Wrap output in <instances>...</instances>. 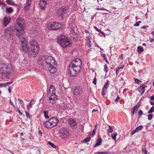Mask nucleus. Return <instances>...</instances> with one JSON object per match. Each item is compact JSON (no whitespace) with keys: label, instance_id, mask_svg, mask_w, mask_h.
Listing matches in <instances>:
<instances>
[{"label":"nucleus","instance_id":"obj_18","mask_svg":"<svg viewBox=\"0 0 154 154\" xmlns=\"http://www.w3.org/2000/svg\"><path fill=\"white\" fill-rule=\"evenodd\" d=\"M47 2L45 0H41L39 4V5L41 9H45L47 5Z\"/></svg>","mask_w":154,"mask_h":154},{"label":"nucleus","instance_id":"obj_40","mask_svg":"<svg viewBox=\"0 0 154 154\" xmlns=\"http://www.w3.org/2000/svg\"><path fill=\"white\" fill-rule=\"evenodd\" d=\"M143 128V126L142 125H139L137 126L136 128V129L138 131L141 130Z\"/></svg>","mask_w":154,"mask_h":154},{"label":"nucleus","instance_id":"obj_5","mask_svg":"<svg viewBox=\"0 0 154 154\" xmlns=\"http://www.w3.org/2000/svg\"><path fill=\"white\" fill-rule=\"evenodd\" d=\"M57 42L61 47L64 48L70 47L72 45L71 42L64 35H62L58 37Z\"/></svg>","mask_w":154,"mask_h":154},{"label":"nucleus","instance_id":"obj_58","mask_svg":"<svg viewBox=\"0 0 154 154\" xmlns=\"http://www.w3.org/2000/svg\"><path fill=\"white\" fill-rule=\"evenodd\" d=\"M105 90H106L102 88V94L103 96H104L105 94V93L104 91Z\"/></svg>","mask_w":154,"mask_h":154},{"label":"nucleus","instance_id":"obj_39","mask_svg":"<svg viewBox=\"0 0 154 154\" xmlns=\"http://www.w3.org/2000/svg\"><path fill=\"white\" fill-rule=\"evenodd\" d=\"M18 100L20 101V104L21 106H24V103L23 100H20L19 98H18Z\"/></svg>","mask_w":154,"mask_h":154},{"label":"nucleus","instance_id":"obj_24","mask_svg":"<svg viewBox=\"0 0 154 154\" xmlns=\"http://www.w3.org/2000/svg\"><path fill=\"white\" fill-rule=\"evenodd\" d=\"M6 2L9 5L13 6H18V4L14 3L13 0H6Z\"/></svg>","mask_w":154,"mask_h":154},{"label":"nucleus","instance_id":"obj_20","mask_svg":"<svg viewBox=\"0 0 154 154\" xmlns=\"http://www.w3.org/2000/svg\"><path fill=\"white\" fill-rule=\"evenodd\" d=\"M51 122L50 121V119L44 122V126L47 128H53L52 127Z\"/></svg>","mask_w":154,"mask_h":154},{"label":"nucleus","instance_id":"obj_35","mask_svg":"<svg viewBox=\"0 0 154 154\" xmlns=\"http://www.w3.org/2000/svg\"><path fill=\"white\" fill-rule=\"evenodd\" d=\"M91 139L90 137H87L85 138L83 141L82 143H87L89 142Z\"/></svg>","mask_w":154,"mask_h":154},{"label":"nucleus","instance_id":"obj_53","mask_svg":"<svg viewBox=\"0 0 154 154\" xmlns=\"http://www.w3.org/2000/svg\"><path fill=\"white\" fill-rule=\"evenodd\" d=\"M13 82V81H11V82H6V83H4V85H5V86L6 85H10V84H12Z\"/></svg>","mask_w":154,"mask_h":154},{"label":"nucleus","instance_id":"obj_57","mask_svg":"<svg viewBox=\"0 0 154 154\" xmlns=\"http://www.w3.org/2000/svg\"><path fill=\"white\" fill-rule=\"evenodd\" d=\"M96 82H97V79H96V78H95L93 80V83L95 85H96Z\"/></svg>","mask_w":154,"mask_h":154},{"label":"nucleus","instance_id":"obj_8","mask_svg":"<svg viewBox=\"0 0 154 154\" xmlns=\"http://www.w3.org/2000/svg\"><path fill=\"white\" fill-rule=\"evenodd\" d=\"M11 69L7 65H3L0 69V72L3 76H6V78L8 79L11 73Z\"/></svg>","mask_w":154,"mask_h":154},{"label":"nucleus","instance_id":"obj_17","mask_svg":"<svg viewBox=\"0 0 154 154\" xmlns=\"http://www.w3.org/2000/svg\"><path fill=\"white\" fill-rule=\"evenodd\" d=\"M32 0H26L25 5L24 6V9L26 11H27L31 5Z\"/></svg>","mask_w":154,"mask_h":154},{"label":"nucleus","instance_id":"obj_33","mask_svg":"<svg viewBox=\"0 0 154 154\" xmlns=\"http://www.w3.org/2000/svg\"><path fill=\"white\" fill-rule=\"evenodd\" d=\"M137 51L138 53H140L143 51V47L141 46H138L137 47Z\"/></svg>","mask_w":154,"mask_h":154},{"label":"nucleus","instance_id":"obj_31","mask_svg":"<svg viewBox=\"0 0 154 154\" xmlns=\"http://www.w3.org/2000/svg\"><path fill=\"white\" fill-rule=\"evenodd\" d=\"M109 85V81L108 80H106V82L104 85L103 88L105 89L106 90L108 88Z\"/></svg>","mask_w":154,"mask_h":154},{"label":"nucleus","instance_id":"obj_36","mask_svg":"<svg viewBox=\"0 0 154 154\" xmlns=\"http://www.w3.org/2000/svg\"><path fill=\"white\" fill-rule=\"evenodd\" d=\"M94 154H109V153L108 152L101 151L95 152Z\"/></svg>","mask_w":154,"mask_h":154},{"label":"nucleus","instance_id":"obj_32","mask_svg":"<svg viewBox=\"0 0 154 154\" xmlns=\"http://www.w3.org/2000/svg\"><path fill=\"white\" fill-rule=\"evenodd\" d=\"M48 113V111L47 110H45L44 112V117L46 119H48L49 118Z\"/></svg>","mask_w":154,"mask_h":154},{"label":"nucleus","instance_id":"obj_9","mask_svg":"<svg viewBox=\"0 0 154 154\" xmlns=\"http://www.w3.org/2000/svg\"><path fill=\"white\" fill-rule=\"evenodd\" d=\"M68 9L69 8L68 7L63 6L59 8L57 13L58 16L63 19L64 14H68Z\"/></svg>","mask_w":154,"mask_h":154},{"label":"nucleus","instance_id":"obj_16","mask_svg":"<svg viewBox=\"0 0 154 154\" xmlns=\"http://www.w3.org/2000/svg\"><path fill=\"white\" fill-rule=\"evenodd\" d=\"M11 21L10 17L9 16H6L4 18L3 24L5 26L9 24Z\"/></svg>","mask_w":154,"mask_h":154},{"label":"nucleus","instance_id":"obj_46","mask_svg":"<svg viewBox=\"0 0 154 154\" xmlns=\"http://www.w3.org/2000/svg\"><path fill=\"white\" fill-rule=\"evenodd\" d=\"M140 102H138L137 104L134 106L136 108H137V109H138V108H139V107L140 106Z\"/></svg>","mask_w":154,"mask_h":154},{"label":"nucleus","instance_id":"obj_55","mask_svg":"<svg viewBox=\"0 0 154 154\" xmlns=\"http://www.w3.org/2000/svg\"><path fill=\"white\" fill-rule=\"evenodd\" d=\"M138 113L140 116H141L143 115V112L142 110H139Z\"/></svg>","mask_w":154,"mask_h":154},{"label":"nucleus","instance_id":"obj_14","mask_svg":"<svg viewBox=\"0 0 154 154\" xmlns=\"http://www.w3.org/2000/svg\"><path fill=\"white\" fill-rule=\"evenodd\" d=\"M71 68H72V69H74V70L77 72L79 73V72L81 70V67L80 66V63L79 65L77 64L76 65H70Z\"/></svg>","mask_w":154,"mask_h":154},{"label":"nucleus","instance_id":"obj_13","mask_svg":"<svg viewBox=\"0 0 154 154\" xmlns=\"http://www.w3.org/2000/svg\"><path fill=\"white\" fill-rule=\"evenodd\" d=\"M55 94V88L53 85L50 86L49 90L47 91V94L49 95L50 94Z\"/></svg>","mask_w":154,"mask_h":154},{"label":"nucleus","instance_id":"obj_6","mask_svg":"<svg viewBox=\"0 0 154 154\" xmlns=\"http://www.w3.org/2000/svg\"><path fill=\"white\" fill-rule=\"evenodd\" d=\"M47 27L49 30H54L62 29L61 23L56 21H52L49 23L47 25Z\"/></svg>","mask_w":154,"mask_h":154},{"label":"nucleus","instance_id":"obj_1","mask_svg":"<svg viewBox=\"0 0 154 154\" xmlns=\"http://www.w3.org/2000/svg\"><path fill=\"white\" fill-rule=\"evenodd\" d=\"M16 23L15 26L16 31V36L19 38V41L22 43V49L24 51L27 50L26 48L27 40L24 37L25 33L24 30L25 24L23 19L19 17L16 20Z\"/></svg>","mask_w":154,"mask_h":154},{"label":"nucleus","instance_id":"obj_29","mask_svg":"<svg viewBox=\"0 0 154 154\" xmlns=\"http://www.w3.org/2000/svg\"><path fill=\"white\" fill-rule=\"evenodd\" d=\"M13 11V10L11 7H7L6 9V12L7 13L10 14Z\"/></svg>","mask_w":154,"mask_h":154},{"label":"nucleus","instance_id":"obj_42","mask_svg":"<svg viewBox=\"0 0 154 154\" xmlns=\"http://www.w3.org/2000/svg\"><path fill=\"white\" fill-rule=\"evenodd\" d=\"M25 113L26 114V117L27 118L30 119L31 116H30V114H29V112L26 111H25Z\"/></svg>","mask_w":154,"mask_h":154},{"label":"nucleus","instance_id":"obj_59","mask_svg":"<svg viewBox=\"0 0 154 154\" xmlns=\"http://www.w3.org/2000/svg\"><path fill=\"white\" fill-rule=\"evenodd\" d=\"M66 108V106L64 105L62 106L61 109L63 110H65Z\"/></svg>","mask_w":154,"mask_h":154},{"label":"nucleus","instance_id":"obj_43","mask_svg":"<svg viewBox=\"0 0 154 154\" xmlns=\"http://www.w3.org/2000/svg\"><path fill=\"white\" fill-rule=\"evenodd\" d=\"M104 71L106 72V73L108 72L107 66V65L105 64L104 65Z\"/></svg>","mask_w":154,"mask_h":154},{"label":"nucleus","instance_id":"obj_11","mask_svg":"<svg viewBox=\"0 0 154 154\" xmlns=\"http://www.w3.org/2000/svg\"><path fill=\"white\" fill-rule=\"evenodd\" d=\"M72 89L73 91V94H75L77 96L82 93V89L80 86H77L73 87L72 88Z\"/></svg>","mask_w":154,"mask_h":154},{"label":"nucleus","instance_id":"obj_44","mask_svg":"<svg viewBox=\"0 0 154 154\" xmlns=\"http://www.w3.org/2000/svg\"><path fill=\"white\" fill-rule=\"evenodd\" d=\"M153 117L152 114H149L148 115V119L149 120H151Z\"/></svg>","mask_w":154,"mask_h":154},{"label":"nucleus","instance_id":"obj_50","mask_svg":"<svg viewBox=\"0 0 154 154\" xmlns=\"http://www.w3.org/2000/svg\"><path fill=\"white\" fill-rule=\"evenodd\" d=\"M141 23V21H139L138 22H136L135 24L134 25V26H138L139 25L140 23Z\"/></svg>","mask_w":154,"mask_h":154},{"label":"nucleus","instance_id":"obj_48","mask_svg":"<svg viewBox=\"0 0 154 154\" xmlns=\"http://www.w3.org/2000/svg\"><path fill=\"white\" fill-rule=\"evenodd\" d=\"M134 81L135 82L138 84H139L140 82H141V81L139 79L136 78L134 79Z\"/></svg>","mask_w":154,"mask_h":154},{"label":"nucleus","instance_id":"obj_45","mask_svg":"<svg viewBox=\"0 0 154 154\" xmlns=\"http://www.w3.org/2000/svg\"><path fill=\"white\" fill-rule=\"evenodd\" d=\"M16 109H15L16 111H17L20 115H22L23 114V113L21 112L20 109L18 108L17 107H16Z\"/></svg>","mask_w":154,"mask_h":154},{"label":"nucleus","instance_id":"obj_61","mask_svg":"<svg viewBox=\"0 0 154 154\" xmlns=\"http://www.w3.org/2000/svg\"><path fill=\"white\" fill-rule=\"evenodd\" d=\"M3 5V6L4 7H5L6 6V4H5V3H3V2H0V5Z\"/></svg>","mask_w":154,"mask_h":154},{"label":"nucleus","instance_id":"obj_4","mask_svg":"<svg viewBox=\"0 0 154 154\" xmlns=\"http://www.w3.org/2000/svg\"><path fill=\"white\" fill-rule=\"evenodd\" d=\"M57 42L61 47L64 48L70 47L72 45L71 42L64 35H62L58 37Z\"/></svg>","mask_w":154,"mask_h":154},{"label":"nucleus","instance_id":"obj_54","mask_svg":"<svg viewBox=\"0 0 154 154\" xmlns=\"http://www.w3.org/2000/svg\"><path fill=\"white\" fill-rule=\"evenodd\" d=\"M120 97L119 95H118L116 98L115 100V101L117 103L118 102V101L120 99Z\"/></svg>","mask_w":154,"mask_h":154},{"label":"nucleus","instance_id":"obj_15","mask_svg":"<svg viewBox=\"0 0 154 154\" xmlns=\"http://www.w3.org/2000/svg\"><path fill=\"white\" fill-rule=\"evenodd\" d=\"M57 97L55 94H51L50 97L49 98V100L50 103L52 104L54 103L55 101L57 99Z\"/></svg>","mask_w":154,"mask_h":154},{"label":"nucleus","instance_id":"obj_2","mask_svg":"<svg viewBox=\"0 0 154 154\" xmlns=\"http://www.w3.org/2000/svg\"><path fill=\"white\" fill-rule=\"evenodd\" d=\"M27 41L26 43V48L27 49L26 51H24L22 49V43H21V47L20 48V50L23 53H29L30 56L33 57H35L38 53L40 50V48L39 44L34 40H32L29 42V43L30 47L29 48L27 44Z\"/></svg>","mask_w":154,"mask_h":154},{"label":"nucleus","instance_id":"obj_38","mask_svg":"<svg viewBox=\"0 0 154 154\" xmlns=\"http://www.w3.org/2000/svg\"><path fill=\"white\" fill-rule=\"evenodd\" d=\"M117 135V133H115L114 134H112L111 135V137L113 140H116V137Z\"/></svg>","mask_w":154,"mask_h":154},{"label":"nucleus","instance_id":"obj_26","mask_svg":"<svg viewBox=\"0 0 154 154\" xmlns=\"http://www.w3.org/2000/svg\"><path fill=\"white\" fill-rule=\"evenodd\" d=\"M87 38V42L86 43V44L91 49V42L90 41V40L91 39V37L90 36H88L86 37Z\"/></svg>","mask_w":154,"mask_h":154},{"label":"nucleus","instance_id":"obj_60","mask_svg":"<svg viewBox=\"0 0 154 154\" xmlns=\"http://www.w3.org/2000/svg\"><path fill=\"white\" fill-rule=\"evenodd\" d=\"M10 104L12 105V106H13V107L15 108V106L14 105L13 102H12V101H11V100H10Z\"/></svg>","mask_w":154,"mask_h":154},{"label":"nucleus","instance_id":"obj_37","mask_svg":"<svg viewBox=\"0 0 154 154\" xmlns=\"http://www.w3.org/2000/svg\"><path fill=\"white\" fill-rule=\"evenodd\" d=\"M154 112V106H152L148 112V113L151 114L152 113Z\"/></svg>","mask_w":154,"mask_h":154},{"label":"nucleus","instance_id":"obj_25","mask_svg":"<svg viewBox=\"0 0 154 154\" xmlns=\"http://www.w3.org/2000/svg\"><path fill=\"white\" fill-rule=\"evenodd\" d=\"M74 29V27H72L70 30V34L71 36H76L77 35Z\"/></svg>","mask_w":154,"mask_h":154},{"label":"nucleus","instance_id":"obj_47","mask_svg":"<svg viewBox=\"0 0 154 154\" xmlns=\"http://www.w3.org/2000/svg\"><path fill=\"white\" fill-rule=\"evenodd\" d=\"M142 152L144 153L145 154H147V152L146 148H143L142 149Z\"/></svg>","mask_w":154,"mask_h":154},{"label":"nucleus","instance_id":"obj_7","mask_svg":"<svg viewBox=\"0 0 154 154\" xmlns=\"http://www.w3.org/2000/svg\"><path fill=\"white\" fill-rule=\"evenodd\" d=\"M16 34L15 27L14 28L12 26H10L7 28L5 30L4 34L5 36L7 38H11L14 33Z\"/></svg>","mask_w":154,"mask_h":154},{"label":"nucleus","instance_id":"obj_27","mask_svg":"<svg viewBox=\"0 0 154 154\" xmlns=\"http://www.w3.org/2000/svg\"><path fill=\"white\" fill-rule=\"evenodd\" d=\"M102 142V139L101 138H98L97 141L96 143L94 146V147H96L101 145Z\"/></svg>","mask_w":154,"mask_h":154},{"label":"nucleus","instance_id":"obj_51","mask_svg":"<svg viewBox=\"0 0 154 154\" xmlns=\"http://www.w3.org/2000/svg\"><path fill=\"white\" fill-rule=\"evenodd\" d=\"M120 69V67H118L116 68V75L118 74V73H119Z\"/></svg>","mask_w":154,"mask_h":154},{"label":"nucleus","instance_id":"obj_21","mask_svg":"<svg viewBox=\"0 0 154 154\" xmlns=\"http://www.w3.org/2000/svg\"><path fill=\"white\" fill-rule=\"evenodd\" d=\"M147 86L144 85H142L139 86L137 88L138 91L141 93V94H143L145 91V89Z\"/></svg>","mask_w":154,"mask_h":154},{"label":"nucleus","instance_id":"obj_30","mask_svg":"<svg viewBox=\"0 0 154 154\" xmlns=\"http://www.w3.org/2000/svg\"><path fill=\"white\" fill-rule=\"evenodd\" d=\"M131 112L132 114L131 116L132 117L134 115V113L137 112L138 109H137V108H136L134 106L131 108Z\"/></svg>","mask_w":154,"mask_h":154},{"label":"nucleus","instance_id":"obj_62","mask_svg":"<svg viewBox=\"0 0 154 154\" xmlns=\"http://www.w3.org/2000/svg\"><path fill=\"white\" fill-rule=\"evenodd\" d=\"M38 133H39V135L41 137L42 136V132L41 130H39L38 131Z\"/></svg>","mask_w":154,"mask_h":154},{"label":"nucleus","instance_id":"obj_22","mask_svg":"<svg viewBox=\"0 0 154 154\" xmlns=\"http://www.w3.org/2000/svg\"><path fill=\"white\" fill-rule=\"evenodd\" d=\"M69 72L70 75L72 77L76 76L77 74L79 73L75 71L74 69H72V68L71 67L70 68Z\"/></svg>","mask_w":154,"mask_h":154},{"label":"nucleus","instance_id":"obj_28","mask_svg":"<svg viewBox=\"0 0 154 154\" xmlns=\"http://www.w3.org/2000/svg\"><path fill=\"white\" fill-rule=\"evenodd\" d=\"M35 103V101L33 100H31L30 102L28 105H27V108L28 109L32 107V105L33 104Z\"/></svg>","mask_w":154,"mask_h":154},{"label":"nucleus","instance_id":"obj_63","mask_svg":"<svg viewBox=\"0 0 154 154\" xmlns=\"http://www.w3.org/2000/svg\"><path fill=\"white\" fill-rule=\"evenodd\" d=\"M94 28L97 31L99 32L100 30V29H98L96 26H94Z\"/></svg>","mask_w":154,"mask_h":154},{"label":"nucleus","instance_id":"obj_49","mask_svg":"<svg viewBox=\"0 0 154 154\" xmlns=\"http://www.w3.org/2000/svg\"><path fill=\"white\" fill-rule=\"evenodd\" d=\"M96 132V129H94L93 130V131H92V133L91 134V137H93L94 136Z\"/></svg>","mask_w":154,"mask_h":154},{"label":"nucleus","instance_id":"obj_10","mask_svg":"<svg viewBox=\"0 0 154 154\" xmlns=\"http://www.w3.org/2000/svg\"><path fill=\"white\" fill-rule=\"evenodd\" d=\"M60 137L61 138L65 139L69 135V130L66 128H61L60 131Z\"/></svg>","mask_w":154,"mask_h":154},{"label":"nucleus","instance_id":"obj_19","mask_svg":"<svg viewBox=\"0 0 154 154\" xmlns=\"http://www.w3.org/2000/svg\"><path fill=\"white\" fill-rule=\"evenodd\" d=\"M80 63V66H81L82 65L81 60L80 59L78 58L75 59L73 60V61L70 64V65H79Z\"/></svg>","mask_w":154,"mask_h":154},{"label":"nucleus","instance_id":"obj_12","mask_svg":"<svg viewBox=\"0 0 154 154\" xmlns=\"http://www.w3.org/2000/svg\"><path fill=\"white\" fill-rule=\"evenodd\" d=\"M50 119L52 124V127H54L57 125L59 122V120L56 117H53Z\"/></svg>","mask_w":154,"mask_h":154},{"label":"nucleus","instance_id":"obj_41","mask_svg":"<svg viewBox=\"0 0 154 154\" xmlns=\"http://www.w3.org/2000/svg\"><path fill=\"white\" fill-rule=\"evenodd\" d=\"M108 126L109 127V128L107 130V131L110 133H112L113 131L112 127L109 125H108Z\"/></svg>","mask_w":154,"mask_h":154},{"label":"nucleus","instance_id":"obj_56","mask_svg":"<svg viewBox=\"0 0 154 154\" xmlns=\"http://www.w3.org/2000/svg\"><path fill=\"white\" fill-rule=\"evenodd\" d=\"M101 56L104 59L107 58L106 54H102Z\"/></svg>","mask_w":154,"mask_h":154},{"label":"nucleus","instance_id":"obj_3","mask_svg":"<svg viewBox=\"0 0 154 154\" xmlns=\"http://www.w3.org/2000/svg\"><path fill=\"white\" fill-rule=\"evenodd\" d=\"M45 61L46 63L47 66L49 69V71L51 73H54L56 72L54 65L56 64V62L55 59L52 57L49 56L45 57Z\"/></svg>","mask_w":154,"mask_h":154},{"label":"nucleus","instance_id":"obj_52","mask_svg":"<svg viewBox=\"0 0 154 154\" xmlns=\"http://www.w3.org/2000/svg\"><path fill=\"white\" fill-rule=\"evenodd\" d=\"M137 131V130L136 129H136H134V130L131 133V134L132 135H134L135 133H136Z\"/></svg>","mask_w":154,"mask_h":154},{"label":"nucleus","instance_id":"obj_34","mask_svg":"<svg viewBox=\"0 0 154 154\" xmlns=\"http://www.w3.org/2000/svg\"><path fill=\"white\" fill-rule=\"evenodd\" d=\"M48 144L49 145L51 146L53 148H55V149H58V146L55 145L53 143H51V142H48Z\"/></svg>","mask_w":154,"mask_h":154},{"label":"nucleus","instance_id":"obj_23","mask_svg":"<svg viewBox=\"0 0 154 154\" xmlns=\"http://www.w3.org/2000/svg\"><path fill=\"white\" fill-rule=\"evenodd\" d=\"M69 124L71 126L75 127L76 125V123L75 121L72 119H70L69 121Z\"/></svg>","mask_w":154,"mask_h":154},{"label":"nucleus","instance_id":"obj_64","mask_svg":"<svg viewBox=\"0 0 154 154\" xmlns=\"http://www.w3.org/2000/svg\"><path fill=\"white\" fill-rule=\"evenodd\" d=\"M150 100H154V95L150 97Z\"/></svg>","mask_w":154,"mask_h":154}]
</instances>
